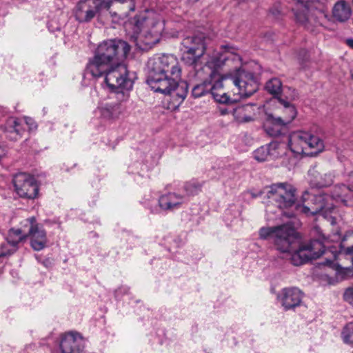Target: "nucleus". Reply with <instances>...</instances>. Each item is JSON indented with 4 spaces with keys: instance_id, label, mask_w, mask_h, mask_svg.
Listing matches in <instances>:
<instances>
[{
    "instance_id": "obj_1",
    "label": "nucleus",
    "mask_w": 353,
    "mask_h": 353,
    "mask_svg": "<svg viewBox=\"0 0 353 353\" xmlns=\"http://www.w3.org/2000/svg\"><path fill=\"white\" fill-rule=\"evenodd\" d=\"M147 83L154 92L177 97L181 103L186 97L188 85L181 81V68L173 54L155 56L148 61Z\"/></svg>"
},
{
    "instance_id": "obj_2",
    "label": "nucleus",
    "mask_w": 353,
    "mask_h": 353,
    "mask_svg": "<svg viewBox=\"0 0 353 353\" xmlns=\"http://www.w3.org/2000/svg\"><path fill=\"white\" fill-rule=\"evenodd\" d=\"M130 46L121 39L105 40L99 44L94 57L90 59L85 68V73L99 75L108 66L116 64L127 57Z\"/></svg>"
},
{
    "instance_id": "obj_3",
    "label": "nucleus",
    "mask_w": 353,
    "mask_h": 353,
    "mask_svg": "<svg viewBox=\"0 0 353 353\" xmlns=\"http://www.w3.org/2000/svg\"><path fill=\"white\" fill-rule=\"evenodd\" d=\"M311 233L314 239L308 244L301 245L297 236L296 245L289 251L282 252L290 254V259L294 265H301L310 260L320 257L323 253L327 254L325 248H328L327 243L330 241H334L326 237L318 225L312 228Z\"/></svg>"
},
{
    "instance_id": "obj_4",
    "label": "nucleus",
    "mask_w": 353,
    "mask_h": 353,
    "mask_svg": "<svg viewBox=\"0 0 353 353\" xmlns=\"http://www.w3.org/2000/svg\"><path fill=\"white\" fill-rule=\"evenodd\" d=\"M259 233L261 239H272L279 252L289 251L297 244V232L290 222L274 227L261 228Z\"/></svg>"
},
{
    "instance_id": "obj_5",
    "label": "nucleus",
    "mask_w": 353,
    "mask_h": 353,
    "mask_svg": "<svg viewBox=\"0 0 353 353\" xmlns=\"http://www.w3.org/2000/svg\"><path fill=\"white\" fill-rule=\"evenodd\" d=\"M330 201L331 198L328 194H316L312 191L306 190L302 195V204L296 205V212L307 215L321 214L327 216L334 208V203Z\"/></svg>"
},
{
    "instance_id": "obj_6",
    "label": "nucleus",
    "mask_w": 353,
    "mask_h": 353,
    "mask_svg": "<svg viewBox=\"0 0 353 353\" xmlns=\"http://www.w3.org/2000/svg\"><path fill=\"white\" fill-rule=\"evenodd\" d=\"M288 146L295 154L312 156L322 150L323 142L319 137L309 132L297 131L290 134Z\"/></svg>"
},
{
    "instance_id": "obj_7",
    "label": "nucleus",
    "mask_w": 353,
    "mask_h": 353,
    "mask_svg": "<svg viewBox=\"0 0 353 353\" xmlns=\"http://www.w3.org/2000/svg\"><path fill=\"white\" fill-rule=\"evenodd\" d=\"M107 68L99 75L92 76L94 78L104 77V82L110 90L132 89L133 79L125 64L119 62Z\"/></svg>"
},
{
    "instance_id": "obj_8",
    "label": "nucleus",
    "mask_w": 353,
    "mask_h": 353,
    "mask_svg": "<svg viewBox=\"0 0 353 353\" xmlns=\"http://www.w3.org/2000/svg\"><path fill=\"white\" fill-rule=\"evenodd\" d=\"M295 192V188L290 183L272 184L266 194L268 202L280 209H288L292 207L296 209L297 204L296 203Z\"/></svg>"
},
{
    "instance_id": "obj_9",
    "label": "nucleus",
    "mask_w": 353,
    "mask_h": 353,
    "mask_svg": "<svg viewBox=\"0 0 353 353\" xmlns=\"http://www.w3.org/2000/svg\"><path fill=\"white\" fill-rule=\"evenodd\" d=\"M205 40L203 34L185 37L181 41V60L190 65L195 64L205 52Z\"/></svg>"
},
{
    "instance_id": "obj_10",
    "label": "nucleus",
    "mask_w": 353,
    "mask_h": 353,
    "mask_svg": "<svg viewBox=\"0 0 353 353\" xmlns=\"http://www.w3.org/2000/svg\"><path fill=\"white\" fill-rule=\"evenodd\" d=\"M112 0H80L74 10L75 19L80 23L90 22L97 14L108 10Z\"/></svg>"
},
{
    "instance_id": "obj_11",
    "label": "nucleus",
    "mask_w": 353,
    "mask_h": 353,
    "mask_svg": "<svg viewBox=\"0 0 353 353\" xmlns=\"http://www.w3.org/2000/svg\"><path fill=\"white\" fill-rule=\"evenodd\" d=\"M13 184L17 194L22 198L34 199L38 194L39 187L34 176L26 172L14 175Z\"/></svg>"
},
{
    "instance_id": "obj_12",
    "label": "nucleus",
    "mask_w": 353,
    "mask_h": 353,
    "mask_svg": "<svg viewBox=\"0 0 353 353\" xmlns=\"http://www.w3.org/2000/svg\"><path fill=\"white\" fill-rule=\"evenodd\" d=\"M232 83L238 88L239 94L244 98L252 96L258 89V84L252 72L239 70L236 76L232 78Z\"/></svg>"
},
{
    "instance_id": "obj_13",
    "label": "nucleus",
    "mask_w": 353,
    "mask_h": 353,
    "mask_svg": "<svg viewBox=\"0 0 353 353\" xmlns=\"http://www.w3.org/2000/svg\"><path fill=\"white\" fill-rule=\"evenodd\" d=\"M25 225H29V229L26 232V237H31V246L36 251L43 250L47 243L46 232L42 227H40L36 223V219L34 216L25 220Z\"/></svg>"
},
{
    "instance_id": "obj_14",
    "label": "nucleus",
    "mask_w": 353,
    "mask_h": 353,
    "mask_svg": "<svg viewBox=\"0 0 353 353\" xmlns=\"http://www.w3.org/2000/svg\"><path fill=\"white\" fill-rule=\"evenodd\" d=\"M303 293L297 288H283L278 294L277 300L285 311L294 310L301 305Z\"/></svg>"
},
{
    "instance_id": "obj_15",
    "label": "nucleus",
    "mask_w": 353,
    "mask_h": 353,
    "mask_svg": "<svg viewBox=\"0 0 353 353\" xmlns=\"http://www.w3.org/2000/svg\"><path fill=\"white\" fill-rule=\"evenodd\" d=\"M59 346L61 353H81L84 348L85 341L78 332H70L62 336Z\"/></svg>"
},
{
    "instance_id": "obj_16",
    "label": "nucleus",
    "mask_w": 353,
    "mask_h": 353,
    "mask_svg": "<svg viewBox=\"0 0 353 353\" xmlns=\"http://www.w3.org/2000/svg\"><path fill=\"white\" fill-rule=\"evenodd\" d=\"M263 128L266 133L271 137H279L287 132L288 124L281 118L278 111L266 112Z\"/></svg>"
},
{
    "instance_id": "obj_17",
    "label": "nucleus",
    "mask_w": 353,
    "mask_h": 353,
    "mask_svg": "<svg viewBox=\"0 0 353 353\" xmlns=\"http://www.w3.org/2000/svg\"><path fill=\"white\" fill-rule=\"evenodd\" d=\"M163 30V25L160 21L153 23L152 30L141 34L137 43L139 48L146 50L152 48L159 40L161 32Z\"/></svg>"
},
{
    "instance_id": "obj_18",
    "label": "nucleus",
    "mask_w": 353,
    "mask_h": 353,
    "mask_svg": "<svg viewBox=\"0 0 353 353\" xmlns=\"http://www.w3.org/2000/svg\"><path fill=\"white\" fill-rule=\"evenodd\" d=\"M26 238L24 229H10L6 238L7 243L1 247L0 256H9L16 252L19 242Z\"/></svg>"
},
{
    "instance_id": "obj_19",
    "label": "nucleus",
    "mask_w": 353,
    "mask_h": 353,
    "mask_svg": "<svg viewBox=\"0 0 353 353\" xmlns=\"http://www.w3.org/2000/svg\"><path fill=\"white\" fill-rule=\"evenodd\" d=\"M308 176L310 185L312 188L327 187L332 184L334 178V175L332 172H321L315 168L310 169Z\"/></svg>"
},
{
    "instance_id": "obj_20",
    "label": "nucleus",
    "mask_w": 353,
    "mask_h": 353,
    "mask_svg": "<svg viewBox=\"0 0 353 353\" xmlns=\"http://www.w3.org/2000/svg\"><path fill=\"white\" fill-rule=\"evenodd\" d=\"M279 150L280 144L276 141H272L256 149L254 152V157L261 162L274 159L281 156Z\"/></svg>"
},
{
    "instance_id": "obj_21",
    "label": "nucleus",
    "mask_w": 353,
    "mask_h": 353,
    "mask_svg": "<svg viewBox=\"0 0 353 353\" xmlns=\"http://www.w3.org/2000/svg\"><path fill=\"white\" fill-rule=\"evenodd\" d=\"M185 196L176 193H168L161 196L159 199L160 208L166 211L178 209L183 203Z\"/></svg>"
},
{
    "instance_id": "obj_22",
    "label": "nucleus",
    "mask_w": 353,
    "mask_h": 353,
    "mask_svg": "<svg viewBox=\"0 0 353 353\" xmlns=\"http://www.w3.org/2000/svg\"><path fill=\"white\" fill-rule=\"evenodd\" d=\"M255 104L249 103L237 105L232 108V115L234 119L239 123H248L253 120Z\"/></svg>"
},
{
    "instance_id": "obj_23",
    "label": "nucleus",
    "mask_w": 353,
    "mask_h": 353,
    "mask_svg": "<svg viewBox=\"0 0 353 353\" xmlns=\"http://www.w3.org/2000/svg\"><path fill=\"white\" fill-rule=\"evenodd\" d=\"M331 201H341L345 205H348V202L353 203V190L350 186L344 184L335 185L331 196Z\"/></svg>"
},
{
    "instance_id": "obj_24",
    "label": "nucleus",
    "mask_w": 353,
    "mask_h": 353,
    "mask_svg": "<svg viewBox=\"0 0 353 353\" xmlns=\"http://www.w3.org/2000/svg\"><path fill=\"white\" fill-rule=\"evenodd\" d=\"M225 79V78L219 77L214 83H212L210 94L218 103L230 104L235 100H232L224 90L223 81Z\"/></svg>"
},
{
    "instance_id": "obj_25",
    "label": "nucleus",
    "mask_w": 353,
    "mask_h": 353,
    "mask_svg": "<svg viewBox=\"0 0 353 353\" xmlns=\"http://www.w3.org/2000/svg\"><path fill=\"white\" fill-rule=\"evenodd\" d=\"M334 259H326L322 264L324 265L329 266L336 271V276L341 280L349 279L353 277V265L350 263V265L343 266L342 264H339L334 262Z\"/></svg>"
},
{
    "instance_id": "obj_26",
    "label": "nucleus",
    "mask_w": 353,
    "mask_h": 353,
    "mask_svg": "<svg viewBox=\"0 0 353 353\" xmlns=\"http://www.w3.org/2000/svg\"><path fill=\"white\" fill-rule=\"evenodd\" d=\"M277 101L282 106L281 108L282 115H280V118L288 125L296 117V110L293 104L281 97H278Z\"/></svg>"
},
{
    "instance_id": "obj_27",
    "label": "nucleus",
    "mask_w": 353,
    "mask_h": 353,
    "mask_svg": "<svg viewBox=\"0 0 353 353\" xmlns=\"http://www.w3.org/2000/svg\"><path fill=\"white\" fill-rule=\"evenodd\" d=\"M123 110L122 105L117 103H105L99 108L101 116L106 119H117Z\"/></svg>"
},
{
    "instance_id": "obj_28",
    "label": "nucleus",
    "mask_w": 353,
    "mask_h": 353,
    "mask_svg": "<svg viewBox=\"0 0 353 353\" xmlns=\"http://www.w3.org/2000/svg\"><path fill=\"white\" fill-rule=\"evenodd\" d=\"M332 14L336 21L344 22L350 17V6L345 1H339L334 4Z\"/></svg>"
},
{
    "instance_id": "obj_29",
    "label": "nucleus",
    "mask_w": 353,
    "mask_h": 353,
    "mask_svg": "<svg viewBox=\"0 0 353 353\" xmlns=\"http://www.w3.org/2000/svg\"><path fill=\"white\" fill-rule=\"evenodd\" d=\"M332 249L333 248L332 247L326 251L327 253L330 252L332 254L334 260H339L340 261L343 259L350 260V263L353 265V244L351 246L345 248L342 245L341 243H340L339 252H337L336 250H333Z\"/></svg>"
},
{
    "instance_id": "obj_30",
    "label": "nucleus",
    "mask_w": 353,
    "mask_h": 353,
    "mask_svg": "<svg viewBox=\"0 0 353 353\" xmlns=\"http://www.w3.org/2000/svg\"><path fill=\"white\" fill-rule=\"evenodd\" d=\"M301 8L293 9L294 14L295 17V19L296 22L303 25L305 28H308L309 23V16H308V9L305 6V3L301 5Z\"/></svg>"
},
{
    "instance_id": "obj_31",
    "label": "nucleus",
    "mask_w": 353,
    "mask_h": 353,
    "mask_svg": "<svg viewBox=\"0 0 353 353\" xmlns=\"http://www.w3.org/2000/svg\"><path fill=\"white\" fill-rule=\"evenodd\" d=\"M211 86L212 82L208 81L197 84L192 90V96L194 98H199L207 94H210Z\"/></svg>"
},
{
    "instance_id": "obj_32",
    "label": "nucleus",
    "mask_w": 353,
    "mask_h": 353,
    "mask_svg": "<svg viewBox=\"0 0 353 353\" xmlns=\"http://www.w3.org/2000/svg\"><path fill=\"white\" fill-rule=\"evenodd\" d=\"M265 89L277 99L281 92L282 83L279 79L272 78L266 83Z\"/></svg>"
},
{
    "instance_id": "obj_33",
    "label": "nucleus",
    "mask_w": 353,
    "mask_h": 353,
    "mask_svg": "<svg viewBox=\"0 0 353 353\" xmlns=\"http://www.w3.org/2000/svg\"><path fill=\"white\" fill-rule=\"evenodd\" d=\"M183 188L187 196H193L200 192L201 185L195 181H190L185 183Z\"/></svg>"
},
{
    "instance_id": "obj_34",
    "label": "nucleus",
    "mask_w": 353,
    "mask_h": 353,
    "mask_svg": "<svg viewBox=\"0 0 353 353\" xmlns=\"http://www.w3.org/2000/svg\"><path fill=\"white\" fill-rule=\"evenodd\" d=\"M342 336L345 343L351 344L353 346V323H349L344 327Z\"/></svg>"
},
{
    "instance_id": "obj_35",
    "label": "nucleus",
    "mask_w": 353,
    "mask_h": 353,
    "mask_svg": "<svg viewBox=\"0 0 353 353\" xmlns=\"http://www.w3.org/2000/svg\"><path fill=\"white\" fill-rule=\"evenodd\" d=\"M131 89H119V90H111L116 94V99L118 102L117 103H120L121 105L122 102L127 101L130 97V90Z\"/></svg>"
},
{
    "instance_id": "obj_36",
    "label": "nucleus",
    "mask_w": 353,
    "mask_h": 353,
    "mask_svg": "<svg viewBox=\"0 0 353 353\" xmlns=\"http://www.w3.org/2000/svg\"><path fill=\"white\" fill-rule=\"evenodd\" d=\"M16 123L17 119L16 118H10L6 122V132L9 134V137L12 136L13 134H16Z\"/></svg>"
},
{
    "instance_id": "obj_37",
    "label": "nucleus",
    "mask_w": 353,
    "mask_h": 353,
    "mask_svg": "<svg viewBox=\"0 0 353 353\" xmlns=\"http://www.w3.org/2000/svg\"><path fill=\"white\" fill-rule=\"evenodd\" d=\"M24 129L23 128L22 121L17 119V123H16V135L14 136H10V139L16 141L18 139L19 137L21 136V134L23 132Z\"/></svg>"
},
{
    "instance_id": "obj_38",
    "label": "nucleus",
    "mask_w": 353,
    "mask_h": 353,
    "mask_svg": "<svg viewBox=\"0 0 353 353\" xmlns=\"http://www.w3.org/2000/svg\"><path fill=\"white\" fill-rule=\"evenodd\" d=\"M343 297L345 301L353 306V286L348 288L344 292Z\"/></svg>"
},
{
    "instance_id": "obj_39",
    "label": "nucleus",
    "mask_w": 353,
    "mask_h": 353,
    "mask_svg": "<svg viewBox=\"0 0 353 353\" xmlns=\"http://www.w3.org/2000/svg\"><path fill=\"white\" fill-rule=\"evenodd\" d=\"M310 56L308 52L306 50H301L299 54V59L303 61H307Z\"/></svg>"
},
{
    "instance_id": "obj_40",
    "label": "nucleus",
    "mask_w": 353,
    "mask_h": 353,
    "mask_svg": "<svg viewBox=\"0 0 353 353\" xmlns=\"http://www.w3.org/2000/svg\"><path fill=\"white\" fill-rule=\"evenodd\" d=\"M271 14L275 17L276 18H278L281 14V10L279 9V6H275L270 10Z\"/></svg>"
},
{
    "instance_id": "obj_41",
    "label": "nucleus",
    "mask_w": 353,
    "mask_h": 353,
    "mask_svg": "<svg viewBox=\"0 0 353 353\" xmlns=\"http://www.w3.org/2000/svg\"><path fill=\"white\" fill-rule=\"evenodd\" d=\"M232 107H228V108H222L220 110L221 111V114L222 115H225V114H232Z\"/></svg>"
},
{
    "instance_id": "obj_42",
    "label": "nucleus",
    "mask_w": 353,
    "mask_h": 353,
    "mask_svg": "<svg viewBox=\"0 0 353 353\" xmlns=\"http://www.w3.org/2000/svg\"><path fill=\"white\" fill-rule=\"evenodd\" d=\"M26 123L29 125L30 129L36 128L34 122L30 118L25 119Z\"/></svg>"
},
{
    "instance_id": "obj_43",
    "label": "nucleus",
    "mask_w": 353,
    "mask_h": 353,
    "mask_svg": "<svg viewBox=\"0 0 353 353\" xmlns=\"http://www.w3.org/2000/svg\"><path fill=\"white\" fill-rule=\"evenodd\" d=\"M348 182L350 183L348 186L353 190V171L350 172L348 174Z\"/></svg>"
},
{
    "instance_id": "obj_44",
    "label": "nucleus",
    "mask_w": 353,
    "mask_h": 353,
    "mask_svg": "<svg viewBox=\"0 0 353 353\" xmlns=\"http://www.w3.org/2000/svg\"><path fill=\"white\" fill-rule=\"evenodd\" d=\"M345 42L350 48L353 49V39H347Z\"/></svg>"
},
{
    "instance_id": "obj_45",
    "label": "nucleus",
    "mask_w": 353,
    "mask_h": 353,
    "mask_svg": "<svg viewBox=\"0 0 353 353\" xmlns=\"http://www.w3.org/2000/svg\"><path fill=\"white\" fill-rule=\"evenodd\" d=\"M294 215V213H288V214H287V216H289V217H292V216H293Z\"/></svg>"
},
{
    "instance_id": "obj_46",
    "label": "nucleus",
    "mask_w": 353,
    "mask_h": 353,
    "mask_svg": "<svg viewBox=\"0 0 353 353\" xmlns=\"http://www.w3.org/2000/svg\"><path fill=\"white\" fill-rule=\"evenodd\" d=\"M302 62H303V63H304L305 61H302ZM302 64H303V63H302ZM303 67H305V65H303Z\"/></svg>"
}]
</instances>
